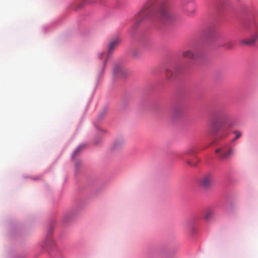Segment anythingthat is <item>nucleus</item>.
Masks as SVG:
<instances>
[{
    "label": "nucleus",
    "instance_id": "obj_1",
    "mask_svg": "<svg viewBox=\"0 0 258 258\" xmlns=\"http://www.w3.org/2000/svg\"><path fill=\"white\" fill-rule=\"evenodd\" d=\"M157 8L153 2L147 3L141 11L136 15L135 24L152 19L157 11Z\"/></svg>",
    "mask_w": 258,
    "mask_h": 258
},
{
    "label": "nucleus",
    "instance_id": "obj_2",
    "mask_svg": "<svg viewBox=\"0 0 258 258\" xmlns=\"http://www.w3.org/2000/svg\"><path fill=\"white\" fill-rule=\"evenodd\" d=\"M159 18L164 22H168L172 21L173 15L168 10L167 7L165 4H162L158 7Z\"/></svg>",
    "mask_w": 258,
    "mask_h": 258
},
{
    "label": "nucleus",
    "instance_id": "obj_3",
    "mask_svg": "<svg viewBox=\"0 0 258 258\" xmlns=\"http://www.w3.org/2000/svg\"><path fill=\"white\" fill-rule=\"evenodd\" d=\"M212 174L210 173H206L199 179V185L203 188H210L212 185Z\"/></svg>",
    "mask_w": 258,
    "mask_h": 258
},
{
    "label": "nucleus",
    "instance_id": "obj_4",
    "mask_svg": "<svg viewBox=\"0 0 258 258\" xmlns=\"http://www.w3.org/2000/svg\"><path fill=\"white\" fill-rule=\"evenodd\" d=\"M182 7L183 10L188 16H191L196 12V7L194 4L189 1L184 0L182 2Z\"/></svg>",
    "mask_w": 258,
    "mask_h": 258
},
{
    "label": "nucleus",
    "instance_id": "obj_5",
    "mask_svg": "<svg viewBox=\"0 0 258 258\" xmlns=\"http://www.w3.org/2000/svg\"><path fill=\"white\" fill-rule=\"evenodd\" d=\"M226 147V146L222 147L216 149L215 151V153L217 154H219V157L221 160L227 159L234 153V150L231 148H229L227 152H225Z\"/></svg>",
    "mask_w": 258,
    "mask_h": 258
},
{
    "label": "nucleus",
    "instance_id": "obj_6",
    "mask_svg": "<svg viewBox=\"0 0 258 258\" xmlns=\"http://www.w3.org/2000/svg\"><path fill=\"white\" fill-rule=\"evenodd\" d=\"M180 69L178 68H167L166 70L165 77L168 81L173 80L179 73Z\"/></svg>",
    "mask_w": 258,
    "mask_h": 258
},
{
    "label": "nucleus",
    "instance_id": "obj_7",
    "mask_svg": "<svg viewBox=\"0 0 258 258\" xmlns=\"http://www.w3.org/2000/svg\"><path fill=\"white\" fill-rule=\"evenodd\" d=\"M120 42V39L118 38H116L112 40L108 45V53L107 55V58L109 57V55L111 52L117 46L118 44Z\"/></svg>",
    "mask_w": 258,
    "mask_h": 258
},
{
    "label": "nucleus",
    "instance_id": "obj_8",
    "mask_svg": "<svg viewBox=\"0 0 258 258\" xmlns=\"http://www.w3.org/2000/svg\"><path fill=\"white\" fill-rule=\"evenodd\" d=\"M258 39V35L254 34L249 39H244L241 41V43L246 45H251L256 42Z\"/></svg>",
    "mask_w": 258,
    "mask_h": 258
},
{
    "label": "nucleus",
    "instance_id": "obj_9",
    "mask_svg": "<svg viewBox=\"0 0 258 258\" xmlns=\"http://www.w3.org/2000/svg\"><path fill=\"white\" fill-rule=\"evenodd\" d=\"M182 56L184 57L194 59L196 58L198 56V54L197 52L193 51L192 50L188 49L184 51L182 53Z\"/></svg>",
    "mask_w": 258,
    "mask_h": 258
},
{
    "label": "nucleus",
    "instance_id": "obj_10",
    "mask_svg": "<svg viewBox=\"0 0 258 258\" xmlns=\"http://www.w3.org/2000/svg\"><path fill=\"white\" fill-rule=\"evenodd\" d=\"M125 73V70L120 66L116 65L113 69V74L116 77L123 76Z\"/></svg>",
    "mask_w": 258,
    "mask_h": 258
},
{
    "label": "nucleus",
    "instance_id": "obj_11",
    "mask_svg": "<svg viewBox=\"0 0 258 258\" xmlns=\"http://www.w3.org/2000/svg\"><path fill=\"white\" fill-rule=\"evenodd\" d=\"M54 244V242L50 237L46 238L43 241L42 246L44 248H51Z\"/></svg>",
    "mask_w": 258,
    "mask_h": 258
},
{
    "label": "nucleus",
    "instance_id": "obj_12",
    "mask_svg": "<svg viewBox=\"0 0 258 258\" xmlns=\"http://www.w3.org/2000/svg\"><path fill=\"white\" fill-rule=\"evenodd\" d=\"M172 115L175 117L180 116L183 113V109L180 107H176L172 110Z\"/></svg>",
    "mask_w": 258,
    "mask_h": 258
},
{
    "label": "nucleus",
    "instance_id": "obj_13",
    "mask_svg": "<svg viewBox=\"0 0 258 258\" xmlns=\"http://www.w3.org/2000/svg\"><path fill=\"white\" fill-rule=\"evenodd\" d=\"M213 217V213L212 211H206L204 215L205 219L206 220H210Z\"/></svg>",
    "mask_w": 258,
    "mask_h": 258
},
{
    "label": "nucleus",
    "instance_id": "obj_14",
    "mask_svg": "<svg viewBox=\"0 0 258 258\" xmlns=\"http://www.w3.org/2000/svg\"><path fill=\"white\" fill-rule=\"evenodd\" d=\"M132 55L135 57H137L141 55V51L140 50L137 48H134L132 50Z\"/></svg>",
    "mask_w": 258,
    "mask_h": 258
},
{
    "label": "nucleus",
    "instance_id": "obj_15",
    "mask_svg": "<svg viewBox=\"0 0 258 258\" xmlns=\"http://www.w3.org/2000/svg\"><path fill=\"white\" fill-rule=\"evenodd\" d=\"M185 154L187 155H194L195 154V150L192 148H189L185 152Z\"/></svg>",
    "mask_w": 258,
    "mask_h": 258
},
{
    "label": "nucleus",
    "instance_id": "obj_16",
    "mask_svg": "<svg viewBox=\"0 0 258 258\" xmlns=\"http://www.w3.org/2000/svg\"><path fill=\"white\" fill-rule=\"evenodd\" d=\"M233 44L232 42L228 41L226 42L223 46L225 47L226 49H230L232 48Z\"/></svg>",
    "mask_w": 258,
    "mask_h": 258
},
{
    "label": "nucleus",
    "instance_id": "obj_17",
    "mask_svg": "<svg viewBox=\"0 0 258 258\" xmlns=\"http://www.w3.org/2000/svg\"><path fill=\"white\" fill-rule=\"evenodd\" d=\"M82 148V146H79L76 150V151H75L74 154L73 155V156L72 157H74L75 156H76L78 153L80 151L81 149Z\"/></svg>",
    "mask_w": 258,
    "mask_h": 258
},
{
    "label": "nucleus",
    "instance_id": "obj_18",
    "mask_svg": "<svg viewBox=\"0 0 258 258\" xmlns=\"http://www.w3.org/2000/svg\"><path fill=\"white\" fill-rule=\"evenodd\" d=\"M235 134L236 135V137L233 140V141H235L237 139H238V138H239L241 136V133L240 132H239L238 131H235L234 132Z\"/></svg>",
    "mask_w": 258,
    "mask_h": 258
},
{
    "label": "nucleus",
    "instance_id": "obj_19",
    "mask_svg": "<svg viewBox=\"0 0 258 258\" xmlns=\"http://www.w3.org/2000/svg\"><path fill=\"white\" fill-rule=\"evenodd\" d=\"M121 144V143L119 141L115 142L114 145V148H117L119 147Z\"/></svg>",
    "mask_w": 258,
    "mask_h": 258
},
{
    "label": "nucleus",
    "instance_id": "obj_20",
    "mask_svg": "<svg viewBox=\"0 0 258 258\" xmlns=\"http://www.w3.org/2000/svg\"><path fill=\"white\" fill-rule=\"evenodd\" d=\"M187 163L190 165V166H196V164H192L190 161H187Z\"/></svg>",
    "mask_w": 258,
    "mask_h": 258
},
{
    "label": "nucleus",
    "instance_id": "obj_21",
    "mask_svg": "<svg viewBox=\"0 0 258 258\" xmlns=\"http://www.w3.org/2000/svg\"><path fill=\"white\" fill-rule=\"evenodd\" d=\"M227 136V134H225L222 136V137L225 138Z\"/></svg>",
    "mask_w": 258,
    "mask_h": 258
},
{
    "label": "nucleus",
    "instance_id": "obj_22",
    "mask_svg": "<svg viewBox=\"0 0 258 258\" xmlns=\"http://www.w3.org/2000/svg\"><path fill=\"white\" fill-rule=\"evenodd\" d=\"M99 1H100V2H102V1H103V0H99Z\"/></svg>",
    "mask_w": 258,
    "mask_h": 258
}]
</instances>
